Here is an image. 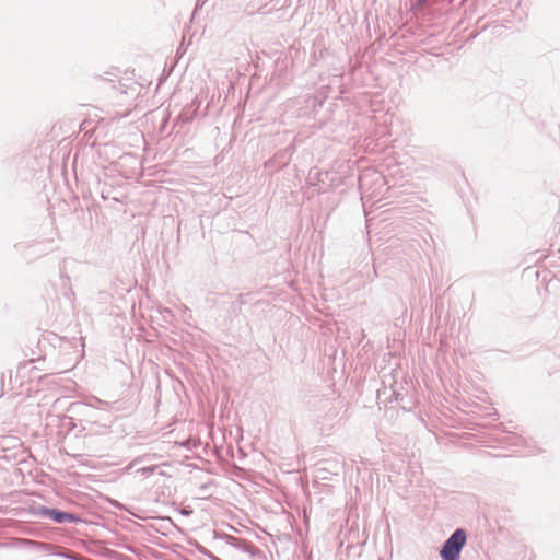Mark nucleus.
<instances>
[{
  "label": "nucleus",
  "mask_w": 560,
  "mask_h": 560,
  "mask_svg": "<svg viewBox=\"0 0 560 560\" xmlns=\"http://www.w3.org/2000/svg\"><path fill=\"white\" fill-rule=\"evenodd\" d=\"M466 539L465 530L456 529L441 549V558L443 560H459V555L466 544Z\"/></svg>",
  "instance_id": "nucleus-1"
},
{
  "label": "nucleus",
  "mask_w": 560,
  "mask_h": 560,
  "mask_svg": "<svg viewBox=\"0 0 560 560\" xmlns=\"http://www.w3.org/2000/svg\"><path fill=\"white\" fill-rule=\"evenodd\" d=\"M45 514L47 516H49L50 518H52L57 523H65V522H73L74 521V516L72 514L65 513V512H59L57 510H47L45 512Z\"/></svg>",
  "instance_id": "nucleus-2"
}]
</instances>
